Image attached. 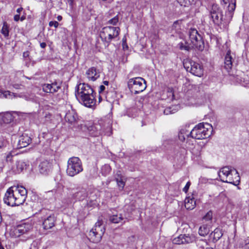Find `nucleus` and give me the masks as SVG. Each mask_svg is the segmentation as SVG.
<instances>
[{
	"mask_svg": "<svg viewBox=\"0 0 249 249\" xmlns=\"http://www.w3.org/2000/svg\"><path fill=\"white\" fill-rule=\"evenodd\" d=\"M15 197H16V199H17L18 198H20V195L18 194V193H16L15 192Z\"/></svg>",
	"mask_w": 249,
	"mask_h": 249,
	"instance_id": "obj_56",
	"label": "nucleus"
},
{
	"mask_svg": "<svg viewBox=\"0 0 249 249\" xmlns=\"http://www.w3.org/2000/svg\"><path fill=\"white\" fill-rule=\"evenodd\" d=\"M225 4L229 3L225 17L223 18V11L220 6L213 4L209 9L210 17L213 23L218 26L229 23L231 20L236 7V0H222Z\"/></svg>",
	"mask_w": 249,
	"mask_h": 249,
	"instance_id": "obj_1",
	"label": "nucleus"
},
{
	"mask_svg": "<svg viewBox=\"0 0 249 249\" xmlns=\"http://www.w3.org/2000/svg\"><path fill=\"white\" fill-rule=\"evenodd\" d=\"M1 95H2L5 98H10V97H11L12 95H14V97H17L15 93H11L9 91H4L1 93Z\"/></svg>",
	"mask_w": 249,
	"mask_h": 249,
	"instance_id": "obj_43",
	"label": "nucleus"
},
{
	"mask_svg": "<svg viewBox=\"0 0 249 249\" xmlns=\"http://www.w3.org/2000/svg\"><path fill=\"white\" fill-rule=\"evenodd\" d=\"M233 176H228V177H226V178L224 179V177H222V175L220 174L219 178H220V179L221 181H222L223 182L229 183L228 180H229V178L232 179V178H233Z\"/></svg>",
	"mask_w": 249,
	"mask_h": 249,
	"instance_id": "obj_44",
	"label": "nucleus"
},
{
	"mask_svg": "<svg viewBox=\"0 0 249 249\" xmlns=\"http://www.w3.org/2000/svg\"><path fill=\"white\" fill-rule=\"evenodd\" d=\"M31 141L30 137L26 134H23L19 138L17 148L20 149L25 147L31 142Z\"/></svg>",
	"mask_w": 249,
	"mask_h": 249,
	"instance_id": "obj_14",
	"label": "nucleus"
},
{
	"mask_svg": "<svg viewBox=\"0 0 249 249\" xmlns=\"http://www.w3.org/2000/svg\"><path fill=\"white\" fill-rule=\"evenodd\" d=\"M231 51H228L226 54L224 61V68L229 71L231 69L232 66L233 58L231 55Z\"/></svg>",
	"mask_w": 249,
	"mask_h": 249,
	"instance_id": "obj_20",
	"label": "nucleus"
},
{
	"mask_svg": "<svg viewBox=\"0 0 249 249\" xmlns=\"http://www.w3.org/2000/svg\"><path fill=\"white\" fill-rule=\"evenodd\" d=\"M12 155L11 153H9L6 157V160L7 161H11L12 160Z\"/></svg>",
	"mask_w": 249,
	"mask_h": 249,
	"instance_id": "obj_49",
	"label": "nucleus"
},
{
	"mask_svg": "<svg viewBox=\"0 0 249 249\" xmlns=\"http://www.w3.org/2000/svg\"><path fill=\"white\" fill-rule=\"evenodd\" d=\"M83 170L82 163L78 157H72L69 159L66 169V173L68 176L71 177H74L82 172Z\"/></svg>",
	"mask_w": 249,
	"mask_h": 249,
	"instance_id": "obj_4",
	"label": "nucleus"
},
{
	"mask_svg": "<svg viewBox=\"0 0 249 249\" xmlns=\"http://www.w3.org/2000/svg\"><path fill=\"white\" fill-rule=\"evenodd\" d=\"M232 172V176H233V178L232 179L229 178L228 180L229 183H231L234 185H237L240 182V176L236 170L233 169Z\"/></svg>",
	"mask_w": 249,
	"mask_h": 249,
	"instance_id": "obj_23",
	"label": "nucleus"
},
{
	"mask_svg": "<svg viewBox=\"0 0 249 249\" xmlns=\"http://www.w3.org/2000/svg\"><path fill=\"white\" fill-rule=\"evenodd\" d=\"M164 113L167 115L169 113H173V110H171V108H167L164 110Z\"/></svg>",
	"mask_w": 249,
	"mask_h": 249,
	"instance_id": "obj_48",
	"label": "nucleus"
},
{
	"mask_svg": "<svg viewBox=\"0 0 249 249\" xmlns=\"http://www.w3.org/2000/svg\"><path fill=\"white\" fill-rule=\"evenodd\" d=\"M23 8L22 7H19L17 9V12L18 13V14H20V13L22 11Z\"/></svg>",
	"mask_w": 249,
	"mask_h": 249,
	"instance_id": "obj_54",
	"label": "nucleus"
},
{
	"mask_svg": "<svg viewBox=\"0 0 249 249\" xmlns=\"http://www.w3.org/2000/svg\"><path fill=\"white\" fill-rule=\"evenodd\" d=\"M183 65L186 71L193 74L198 77L203 75V68L198 63L192 60H186L183 63Z\"/></svg>",
	"mask_w": 249,
	"mask_h": 249,
	"instance_id": "obj_8",
	"label": "nucleus"
},
{
	"mask_svg": "<svg viewBox=\"0 0 249 249\" xmlns=\"http://www.w3.org/2000/svg\"><path fill=\"white\" fill-rule=\"evenodd\" d=\"M40 46L42 48H45L46 47V43L45 42L40 43Z\"/></svg>",
	"mask_w": 249,
	"mask_h": 249,
	"instance_id": "obj_55",
	"label": "nucleus"
},
{
	"mask_svg": "<svg viewBox=\"0 0 249 249\" xmlns=\"http://www.w3.org/2000/svg\"><path fill=\"white\" fill-rule=\"evenodd\" d=\"M178 46L181 50L189 51L193 49L191 44L186 41H185L184 42H180L178 44Z\"/></svg>",
	"mask_w": 249,
	"mask_h": 249,
	"instance_id": "obj_32",
	"label": "nucleus"
},
{
	"mask_svg": "<svg viewBox=\"0 0 249 249\" xmlns=\"http://www.w3.org/2000/svg\"><path fill=\"white\" fill-rule=\"evenodd\" d=\"M13 116L11 113H5L2 118L3 122L5 124H9L13 121Z\"/></svg>",
	"mask_w": 249,
	"mask_h": 249,
	"instance_id": "obj_36",
	"label": "nucleus"
},
{
	"mask_svg": "<svg viewBox=\"0 0 249 249\" xmlns=\"http://www.w3.org/2000/svg\"><path fill=\"white\" fill-rule=\"evenodd\" d=\"M202 241H203L206 244H207V242L206 241H204V240H202Z\"/></svg>",
	"mask_w": 249,
	"mask_h": 249,
	"instance_id": "obj_63",
	"label": "nucleus"
},
{
	"mask_svg": "<svg viewBox=\"0 0 249 249\" xmlns=\"http://www.w3.org/2000/svg\"><path fill=\"white\" fill-rule=\"evenodd\" d=\"M33 229V225L31 223H24L18 225L15 229L16 233H18V236L21 234H26L29 232Z\"/></svg>",
	"mask_w": 249,
	"mask_h": 249,
	"instance_id": "obj_12",
	"label": "nucleus"
},
{
	"mask_svg": "<svg viewBox=\"0 0 249 249\" xmlns=\"http://www.w3.org/2000/svg\"><path fill=\"white\" fill-rule=\"evenodd\" d=\"M57 18L58 20L61 21L62 20V17L61 16H58L57 17Z\"/></svg>",
	"mask_w": 249,
	"mask_h": 249,
	"instance_id": "obj_58",
	"label": "nucleus"
},
{
	"mask_svg": "<svg viewBox=\"0 0 249 249\" xmlns=\"http://www.w3.org/2000/svg\"><path fill=\"white\" fill-rule=\"evenodd\" d=\"M105 28L107 32V33H108L109 35L114 34V36H118L120 34V29L119 27L106 26Z\"/></svg>",
	"mask_w": 249,
	"mask_h": 249,
	"instance_id": "obj_27",
	"label": "nucleus"
},
{
	"mask_svg": "<svg viewBox=\"0 0 249 249\" xmlns=\"http://www.w3.org/2000/svg\"><path fill=\"white\" fill-rule=\"evenodd\" d=\"M85 249H89V247L88 246H86Z\"/></svg>",
	"mask_w": 249,
	"mask_h": 249,
	"instance_id": "obj_61",
	"label": "nucleus"
},
{
	"mask_svg": "<svg viewBox=\"0 0 249 249\" xmlns=\"http://www.w3.org/2000/svg\"><path fill=\"white\" fill-rule=\"evenodd\" d=\"M105 231V228L102 221L98 220L89 232V240L93 243H98L101 241Z\"/></svg>",
	"mask_w": 249,
	"mask_h": 249,
	"instance_id": "obj_7",
	"label": "nucleus"
},
{
	"mask_svg": "<svg viewBox=\"0 0 249 249\" xmlns=\"http://www.w3.org/2000/svg\"><path fill=\"white\" fill-rule=\"evenodd\" d=\"M213 218V212L211 211H209L203 217V219L206 221H210Z\"/></svg>",
	"mask_w": 249,
	"mask_h": 249,
	"instance_id": "obj_42",
	"label": "nucleus"
},
{
	"mask_svg": "<svg viewBox=\"0 0 249 249\" xmlns=\"http://www.w3.org/2000/svg\"><path fill=\"white\" fill-rule=\"evenodd\" d=\"M75 96L79 101L87 107H91L95 103L93 89L87 84L80 83L76 87Z\"/></svg>",
	"mask_w": 249,
	"mask_h": 249,
	"instance_id": "obj_2",
	"label": "nucleus"
},
{
	"mask_svg": "<svg viewBox=\"0 0 249 249\" xmlns=\"http://www.w3.org/2000/svg\"><path fill=\"white\" fill-rule=\"evenodd\" d=\"M107 30L105 29V27H104L100 33V37L103 42H104L105 40H106L107 38H108V36L109 35V34L107 33Z\"/></svg>",
	"mask_w": 249,
	"mask_h": 249,
	"instance_id": "obj_39",
	"label": "nucleus"
},
{
	"mask_svg": "<svg viewBox=\"0 0 249 249\" xmlns=\"http://www.w3.org/2000/svg\"><path fill=\"white\" fill-rule=\"evenodd\" d=\"M232 170L231 167L229 166H225L221 169V170L218 172V175L219 177V175H222V177H224V179L226 177L228 176H232Z\"/></svg>",
	"mask_w": 249,
	"mask_h": 249,
	"instance_id": "obj_21",
	"label": "nucleus"
},
{
	"mask_svg": "<svg viewBox=\"0 0 249 249\" xmlns=\"http://www.w3.org/2000/svg\"><path fill=\"white\" fill-rule=\"evenodd\" d=\"M103 123L102 121H99L97 123H95L88 127L89 132L91 136L97 137L103 134L104 131L102 128Z\"/></svg>",
	"mask_w": 249,
	"mask_h": 249,
	"instance_id": "obj_10",
	"label": "nucleus"
},
{
	"mask_svg": "<svg viewBox=\"0 0 249 249\" xmlns=\"http://www.w3.org/2000/svg\"><path fill=\"white\" fill-rule=\"evenodd\" d=\"M100 121L103 122L102 124V128L103 129L104 132L103 134L105 135H109L110 133L112 121L109 118H105L104 119H101Z\"/></svg>",
	"mask_w": 249,
	"mask_h": 249,
	"instance_id": "obj_19",
	"label": "nucleus"
},
{
	"mask_svg": "<svg viewBox=\"0 0 249 249\" xmlns=\"http://www.w3.org/2000/svg\"><path fill=\"white\" fill-rule=\"evenodd\" d=\"M43 227L44 229L48 230L52 228L54 226L55 217L53 214H50L47 218L44 217Z\"/></svg>",
	"mask_w": 249,
	"mask_h": 249,
	"instance_id": "obj_16",
	"label": "nucleus"
},
{
	"mask_svg": "<svg viewBox=\"0 0 249 249\" xmlns=\"http://www.w3.org/2000/svg\"><path fill=\"white\" fill-rule=\"evenodd\" d=\"M61 84L56 82L52 83V84H45L42 86L43 90L47 93H54L60 89Z\"/></svg>",
	"mask_w": 249,
	"mask_h": 249,
	"instance_id": "obj_13",
	"label": "nucleus"
},
{
	"mask_svg": "<svg viewBox=\"0 0 249 249\" xmlns=\"http://www.w3.org/2000/svg\"><path fill=\"white\" fill-rule=\"evenodd\" d=\"M184 235V240H183V244H189L193 242L194 241H196V238L193 235H186L185 234Z\"/></svg>",
	"mask_w": 249,
	"mask_h": 249,
	"instance_id": "obj_37",
	"label": "nucleus"
},
{
	"mask_svg": "<svg viewBox=\"0 0 249 249\" xmlns=\"http://www.w3.org/2000/svg\"><path fill=\"white\" fill-rule=\"evenodd\" d=\"M77 119V115L74 110L71 109L67 111L65 116V120L67 122L72 124L76 122Z\"/></svg>",
	"mask_w": 249,
	"mask_h": 249,
	"instance_id": "obj_17",
	"label": "nucleus"
},
{
	"mask_svg": "<svg viewBox=\"0 0 249 249\" xmlns=\"http://www.w3.org/2000/svg\"><path fill=\"white\" fill-rule=\"evenodd\" d=\"M49 25L50 27L54 26L56 28L59 25V23L56 21H51L49 22Z\"/></svg>",
	"mask_w": 249,
	"mask_h": 249,
	"instance_id": "obj_46",
	"label": "nucleus"
},
{
	"mask_svg": "<svg viewBox=\"0 0 249 249\" xmlns=\"http://www.w3.org/2000/svg\"><path fill=\"white\" fill-rule=\"evenodd\" d=\"M177 1L181 6L185 7L188 6L189 5L194 4L196 2V0H177Z\"/></svg>",
	"mask_w": 249,
	"mask_h": 249,
	"instance_id": "obj_35",
	"label": "nucleus"
},
{
	"mask_svg": "<svg viewBox=\"0 0 249 249\" xmlns=\"http://www.w3.org/2000/svg\"><path fill=\"white\" fill-rule=\"evenodd\" d=\"M20 19V15L19 14H17L14 16V20L17 22Z\"/></svg>",
	"mask_w": 249,
	"mask_h": 249,
	"instance_id": "obj_50",
	"label": "nucleus"
},
{
	"mask_svg": "<svg viewBox=\"0 0 249 249\" xmlns=\"http://www.w3.org/2000/svg\"><path fill=\"white\" fill-rule=\"evenodd\" d=\"M1 33L5 37H8L9 36V26L6 22H4L3 26L1 30Z\"/></svg>",
	"mask_w": 249,
	"mask_h": 249,
	"instance_id": "obj_34",
	"label": "nucleus"
},
{
	"mask_svg": "<svg viewBox=\"0 0 249 249\" xmlns=\"http://www.w3.org/2000/svg\"><path fill=\"white\" fill-rule=\"evenodd\" d=\"M119 22V17L118 15H116L113 18L108 20L107 22V24H112L113 25H116Z\"/></svg>",
	"mask_w": 249,
	"mask_h": 249,
	"instance_id": "obj_40",
	"label": "nucleus"
},
{
	"mask_svg": "<svg viewBox=\"0 0 249 249\" xmlns=\"http://www.w3.org/2000/svg\"><path fill=\"white\" fill-rule=\"evenodd\" d=\"M115 180L117 182L118 186L121 189V190L123 189L125 185V182L124 181L122 178L120 171L117 172L115 176Z\"/></svg>",
	"mask_w": 249,
	"mask_h": 249,
	"instance_id": "obj_26",
	"label": "nucleus"
},
{
	"mask_svg": "<svg viewBox=\"0 0 249 249\" xmlns=\"http://www.w3.org/2000/svg\"><path fill=\"white\" fill-rule=\"evenodd\" d=\"M191 185V183L190 182H188L185 186L183 188V191L185 193H187V191H188V189L189 188V187Z\"/></svg>",
	"mask_w": 249,
	"mask_h": 249,
	"instance_id": "obj_47",
	"label": "nucleus"
},
{
	"mask_svg": "<svg viewBox=\"0 0 249 249\" xmlns=\"http://www.w3.org/2000/svg\"><path fill=\"white\" fill-rule=\"evenodd\" d=\"M8 144L6 140L0 139V149L6 147Z\"/></svg>",
	"mask_w": 249,
	"mask_h": 249,
	"instance_id": "obj_45",
	"label": "nucleus"
},
{
	"mask_svg": "<svg viewBox=\"0 0 249 249\" xmlns=\"http://www.w3.org/2000/svg\"><path fill=\"white\" fill-rule=\"evenodd\" d=\"M213 234V240L217 241H218L223 235L221 230L220 229L216 228L214 231L211 233V235L212 236Z\"/></svg>",
	"mask_w": 249,
	"mask_h": 249,
	"instance_id": "obj_29",
	"label": "nucleus"
},
{
	"mask_svg": "<svg viewBox=\"0 0 249 249\" xmlns=\"http://www.w3.org/2000/svg\"><path fill=\"white\" fill-rule=\"evenodd\" d=\"M210 231L209 228L207 224H204L200 226L199 230L198 233L201 236H205Z\"/></svg>",
	"mask_w": 249,
	"mask_h": 249,
	"instance_id": "obj_28",
	"label": "nucleus"
},
{
	"mask_svg": "<svg viewBox=\"0 0 249 249\" xmlns=\"http://www.w3.org/2000/svg\"><path fill=\"white\" fill-rule=\"evenodd\" d=\"M184 202L185 207L187 210H193L195 208L196 205L194 198H191L190 196L185 198Z\"/></svg>",
	"mask_w": 249,
	"mask_h": 249,
	"instance_id": "obj_22",
	"label": "nucleus"
},
{
	"mask_svg": "<svg viewBox=\"0 0 249 249\" xmlns=\"http://www.w3.org/2000/svg\"><path fill=\"white\" fill-rule=\"evenodd\" d=\"M124 218L122 214L119 215H113L109 217V221L113 223H119L122 221Z\"/></svg>",
	"mask_w": 249,
	"mask_h": 249,
	"instance_id": "obj_33",
	"label": "nucleus"
},
{
	"mask_svg": "<svg viewBox=\"0 0 249 249\" xmlns=\"http://www.w3.org/2000/svg\"><path fill=\"white\" fill-rule=\"evenodd\" d=\"M73 196L76 199H77L79 201L82 200L87 196L86 191L85 189L82 188L80 191L73 194Z\"/></svg>",
	"mask_w": 249,
	"mask_h": 249,
	"instance_id": "obj_25",
	"label": "nucleus"
},
{
	"mask_svg": "<svg viewBox=\"0 0 249 249\" xmlns=\"http://www.w3.org/2000/svg\"><path fill=\"white\" fill-rule=\"evenodd\" d=\"M29 55V52L27 51V52H25L23 53V56L24 57V58H26V57H28Z\"/></svg>",
	"mask_w": 249,
	"mask_h": 249,
	"instance_id": "obj_52",
	"label": "nucleus"
},
{
	"mask_svg": "<svg viewBox=\"0 0 249 249\" xmlns=\"http://www.w3.org/2000/svg\"><path fill=\"white\" fill-rule=\"evenodd\" d=\"M212 126L208 123H199L190 132V137L195 139L201 140L211 136Z\"/></svg>",
	"mask_w": 249,
	"mask_h": 249,
	"instance_id": "obj_3",
	"label": "nucleus"
},
{
	"mask_svg": "<svg viewBox=\"0 0 249 249\" xmlns=\"http://www.w3.org/2000/svg\"><path fill=\"white\" fill-rule=\"evenodd\" d=\"M184 235L180 234L178 237L175 238L173 240L174 244H183L184 240Z\"/></svg>",
	"mask_w": 249,
	"mask_h": 249,
	"instance_id": "obj_38",
	"label": "nucleus"
},
{
	"mask_svg": "<svg viewBox=\"0 0 249 249\" xmlns=\"http://www.w3.org/2000/svg\"><path fill=\"white\" fill-rule=\"evenodd\" d=\"M16 172L19 173L22 171L26 168V164L25 162L22 160H18L16 162Z\"/></svg>",
	"mask_w": 249,
	"mask_h": 249,
	"instance_id": "obj_30",
	"label": "nucleus"
},
{
	"mask_svg": "<svg viewBox=\"0 0 249 249\" xmlns=\"http://www.w3.org/2000/svg\"><path fill=\"white\" fill-rule=\"evenodd\" d=\"M50 211L46 209H41L39 213H37L38 218H41L42 220H44V217L47 218L50 214Z\"/></svg>",
	"mask_w": 249,
	"mask_h": 249,
	"instance_id": "obj_31",
	"label": "nucleus"
},
{
	"mask_svg": "<svg viewBox=\"0 0 249 249\" xmlns=\"http://www.w3.org/2000/svg\"><path fill=\"white\" fill-rule=\"evenodd\" d=\"M190 42L192 48H195L199 51H203L204 48V43L201 36L195 28H191L188 31Z\"/></svg>",
	"mask_w": 249,
	"mask_h": 249,
	"instance_id": "obj_5",
	"label": "nucleus"
},
{
	"mask_svg": "<svg viewBox=\"0 0 249 249\" xmlns=\"http://www.w3.org/2000/svg\"><path fill=\"white\" fill-rule=\"evenodd\" d=\"M103 83H104V85H108L109 82H108V81H104L103 82Z\"/></svg>",
	"mask_w": 249,
	"mask_h": 249,
	"instance_id": "obj_59",
	"label": "nucleus"
},
{
	"mask_svg": "<svg viewBox=\"0 0 249 249\" xmlns=\"http://www.w3.org/2000/svg\"><path fill=\"white\" fill-rule=\"evenodd\" d=\"M127 86L131 93L137 94L146 89V81L140 77L131 78L127 82Z\"/></svg>",
	"mask_w": 249,
	"mask_h": 249,
	"instance_id": "obj_6",
	"label": "nucleus"
},
{
	"mask_svg": "<svg viewBox=\"0 0 249 249\" xmlns=\"http://www.w3.org/2000/svg\"><path fill=\"white\" fill-rule=\"evenodd\" d=\"M53 162L50 160H44L39 165V170L41 174L48 175L52 171Z\"/></svg>",
	"mask_w": 249,
	"mask_h": 249,
	"instance_id": "obj_11",
	"label": "nucleus"
},
{
	"mask_svg": "<svg viewBox=\"0 0 249 249\" xmlns=\"http://www.w3.org/2000/svg\"><path fill=\"white\" fill-rule=\"evenodd\" d=\"M15 190L14 191L20 195V198H18V201H19L20 203H22L23 204L27 197V191L26 188L23 186H18L17 187H14Z\"/></svg>",
	"mask_w": 249,
	"mask_h": 249,
	"instance_id": "obj_15",
	"label": "nucleus"
},
{
	"mask_svg": "<svg viewBox=\"0 0 249 249\" xmlns=\"http://www.w3.org/2000/svg\"><path fill=\"white\" fill-rule=\"evenodd\" d=\"M190 132L186 127L181 128L178 133L179 139L183 142L186 138H188L190 137Z\"/></svg>",
	"mask_w": 249,
	"mask_h": 249,
	"instance_id": "obj_24",
	"label": "nucleus"
},
{
	"mask_svg": "<svg viewBox=\"0 0 249 249\" xmlns=\"http://www.w3.org/2000/svg\"><path fill=\"white\" fill-rule=\"evenodd\" d=\"M105 89V87L103 85H101L99 87V92L100 93Z\"/></svg>",
	"mask_w": 249,
	"mask_h": 249,
	"instance_id": "obj_51",
	"label": "nucleus"
},
{
	"mask_svg": "<svg viewBox=\"0 0 249 249\" xmlns=\"http://www.w3.org/2000/svg\"><path fill=\"white\" fill-rule=\"evenodd\" d=\"M246 249H249V243L246 244Z\"/></svg>",
	"mask_w": 249,
	"mask_h": 249,
	"instance_id": "obj_60",
	"label": "nucleus"
},
{
	"mask_svg": "<svg viewBox=\"0 0 249 249\" xmlns=\"http://www.w3.org/2000/svg\"><path fill=\"white\" fill-rule=\"evenodd\" d=\"M14 187L9 188L5 194L3 198V201L7 205L14 207L16 206H19L22 204L18 201V198L16 199L15 197V191H14Z\"/></svg>",
	"mask_w": 249,
	"mask_h": 249,
	"instance_id": "obj_9",
	"label": "nucleus"
},
{
	"mask_svg": "<svg viewBox=\"0 0 249 249\" xmlns=\"http://www.w3.org/2000/svg\"><path fill=\"white\" fill-rule=\"evenodd\" d=\"M26 17L25 16H22L21 18H20V20L21 21H23L25 19Z\"/></svg>",
	"mask_w": 249,
	"mask_h": 249,
	"instance_id": "obj_57",
	"label": "nucleus"
},
{
	"mask_svg": "<svg viewBox=\"0 0 249 249\" xmlns=\"http://www.w3.org/2000/svg\"><path fill=\"white\" fill-rule=\"evenodd\" d=\"M86 74L89 80L94 81L100 77V71L95 67H93L88 70Z\"/></svg>",
	"mask_w": 249,
	"mask_h": 249,
	"instance_id": "obj_18",
	"label": "nucleus"
},
{
	"mask_svg": "<svg viewBox=\"0 0 249 249\" xmlns=\"http://www.w3.org/2000/svg\"><path fill=\"white\" fill-rule=\"evenodd\" d=\"M108 36V38H107L106 40H105V42H104L105 45L107 46H108L109 45V44H110V43L113 38H115L117 37L114 36V34H113L112 35H109Z\"/></svg>",
	"mask_w": 249,
	"mask_h": 249,
	"instance_id": "obj_41",
	"label": "nucleus"
},
{
	"mask_svg": "<svg viewBox=\"0 0 249 249\" xmlns=\"http://www.w3.org/2000/svg\"><path fill=\"white\" fill-rule=\"evenodd\" d=\"M206 249H213L212 248H206Z\"/></svg>",
	"mask_w": 249,
	"mask_h": 249,
	"instance_id": "obj_62",
	"label": "nucleus"
},
{
	"mask_svg": "<svg viewBox=\"0 0 249 249\" xmlns=\"http://www.w3.org/2000/svg\"><path fill=\"white\" fill-rule=\"evenodd\" d=\"M70 6L72 7L73 4L74 0H67Z\"/></svg>",
	"mask_w": 249,
	"mask_h": 249,
	"instance_id": "obj_53",
	"label": "nucleus"
}]
</instances>
